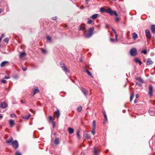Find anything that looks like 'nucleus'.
I'll use <instances>...</instances> for the list:
<instances>
[{
  "label": "nucleus",
  "mask_w": 155,
  "mask_h": 155,
  "mask_svg": "<svg viewBox=\"0 0 155 155\" xmlns=\"http://www.w3.org/2000/svg\"><path fill=\"white\" fill-rule=\"evenodd\" d=\"M110 41L111 42H113L114 41V39L113 38H110Z\"/></svg>",
  "instance_id": "nucleus-54"
},
{
  "label": "nucleus",
  "mask_w": 155,
  "mask_h": 155,
  "mask_svg": "<svg viewBox=\"0 0 155 155\" xmlns=\"http://www.w3.org/2000/svg\"><path fill=\"white\" fill-rule=\"evenodd\" d=\"M4 34H2L1 36L0 37V42H1V41L2 40V38L4 37Z\"/></svg>",
  "instance_id": "nucleus-49"
},
{
  "label": "nucleus",
  "mask_w": 155,
  "mask_h": 155,
  "mask_svg": "<svg viewBox=\"0 0 155 155\" xmlns=\"http://www.w3.org/2000/svg\"><path fill=\"white\" fill-rule=\"evenodd\" d=\"M82 7V8H84L83 6H82H82H81V8Z\"/></svg>",
  "instance_id": "nucleus-62"
},
{
  "label": "nucleus",
  "mask_w": 155,
  "mask_h": 155,
  "mask_svg": "<svg viewBox=\"0 0 155 155\" xmlns=\"http://www.w3.org/2000/svg\"><path fill=\"white\" fill-rule=\"evenodd\" d=\"M54 142L55 144L56 145L58 144L59 143V140L57 138H56L55 139Z\"/></svg>",
  "instance_id": "nucleus-28"
},
{
  "label": "nucleus",
  "mask_w": 155,
  "mask_h": 155,
  "mask_svg": "<svg viewBox=\"0 0 155 155\" xmlns=\"http://www.w3.org/2000/svg\"><path fill=\"white\" fill-rule=\"evenodd\" d=\"M26 55V53L25 52H22L20 53L19 55V57L20 58H22V57L25 56Z\"/></svg>",
  "instance_id": "nucleus-17"
},
{
  "label": "nucleus",
  "mask_w": 155,
  "mask_h": 155,
  "mask_svg": "<svg viewBox=\"0 0 155 155\" xmlns=\"http://www.w3.org/2000/svg\"><path fill=\"white\" fill-rule=\"evenodd\" d=\"M13 139L12 137H11L9 140H7L6 141V143H10L13 141Z\"/></svg>",
  "instance_id": "nucleus-20"
},
{
  "label": "nucleus",
  "mask_w": 155,
  "mask_h": 155,
  "mask_svg": "<svg viewBox=\"0 0 155 155\" xmlns=\"http://www.w3.org/2000/svg\"><path fill=\"white\" fill-rule=\"evenodd\" d=\"M149 114L151 116H155V109L153 107L150 108L149 110Z\"/></svg>",
  "instance_id": "nucleus-5"
},
{
  "label": "nucleus",
  "mask_w": 155,
  "mask_h": 155,
  "mask_svg": "<svg viewBox=\"0 0 155 155\" xmlns=\"http://www.w3.org/2000/svg\"><path fill=\"white\" fill-rule=\"evenodd\" d=\"M80 131L79 130L77 131V135L78 138L80 139L81 138V137L79 134Z\"/></svg>",
  "instance_id": "nucleus-32"
},
{
  "label": "nucleus",
  "mask_w": 155,
  "mask_h": 155,
  "mask_svg": "<svg viewBox=\"0 0 155 155\" xmlns=\"http://www.w3.org/2000/svg\"><path fill=\"white\" fill-rule=\"evenodd\" d=\"M94 29V27H91L89 29L88 31H84V34L85 37L86 38H89L91 37L93 34V31Z\"/></svg>",
  "instance_id": "nucleus-1"
},
{
  "label": "nucleus",
  "mask_w": 155,
  "mask_h": 155,
  "mask_svg": "<svg viewBox=\"0 0 155 155\" xmlns=\"http://www.w3.org/2000/svg\"><path fill=\"white\" fill-rule=\"evenodd\" d=\"M132 37L133 38V39L134 40H135L136 38H137L138 36L137 35L136 33H134L133 34Z\"/></svg>",
  "instance_id": "nucleus-22"
},
{
  "label": "nucleus",
  "mask_w": 155,
  "mask_h": 155,
  "mask_svg": "<svg viewBox=\"0 0 155 155\" xmlns=\"http://www.w3.org/2000/svg\"><path fill=\"white\" fill-rule=\"evenodd\" d=\"M62 69L66 73L68 72H69L68 69L67 68L66 66L62 68Z\"/></svg>",
  "instance_id": "nucleus-23"
},
{
  "label": "nucleus",
  "mask_w": 155,
  "mask_h": 155,
  "mask_svg": "<svg viewBox=\"0 0 155 155\" xmlns=\"http://www.w3.org/2000/svg\"><path fill=\"white\" fill-rule=\"evenodd\" d=\"M82 7V8H84L83 6H82H82H81V8Z\"/></svg>",
  "instance_id": "nucleus-63"
},
{
  "label": "nucleus",
  "mask_w": 155,
  "mask_h": 155,
  "mask_svg": "<svg viewBox=\"0 0 155 155\" xmlns=\"http://www.w3.org/2000/svg\"><path fill=\"white\" fill-rule=\"evenodd\" d=\"M39 90L38 88H36L33 91V96H34L35 94L38 92H39Z\"/></svg>",
  "instance_id": "nucleus-24"
},
{
  "label": "nucleus",
  "mask_w": 155,
  "mask_h": 155,
  "mask_svg": "<svg viewBox=\"0 0 155 155\" xmlns=\"http://www.w3.org/2000/svg\"><path fill=\"white\" fill-rule=\"evenodd\" d=\"M89 0H86V3L87 4V3H88V2H89Z\"/></svg>",
  "instance_id": "nucleus-59"
},
{
  "label": "nucleus",
  "mask_w": 155,
  "mask_h": 155,
  "mask_svg": "<svg viewBox=\"0 0 155 155\" xmlns=\"http://www.w3.org/2000/svg\"><path fill=\"white\" fill-rule=\"evenodd\" d=\"M30 116V114H29L28 115H26L25 116L23 117V118L25 119L28 120Z\"/></svg>",
  "instance_id": "nucleus-29"
},
{
  "label": "nucleus",
  "mask_w": 155,
  "mask_h": 155,
  "mask_svg": "<svg viewBox=\"0 0 155 155\" xmlns=\"http://www.w3.org/2000/svg\"><path fill=\"white\" fill-rule=\"evenodd\" d=\"M51 37L49 36H48L47 37V39L48 41L49 42L51 41Z\"/></svg>",
  "instance_id": "nucleus-35"
},
{
  "label": "nucleus",
  "mask_w": 155,
  "mask_h": 155,
  "mask_svg": "<svg viewBox=\"0 0 155 155\" xmlns=\"http://www.w3.org/2000/svg\"><path fill=\"white\" fill-rule=\"evenodd\" d=\"M11 144L13 147L15 149H17L18 147V142L16 140L12 142Z\"/></svg>",
  "instance_id": "nucleus-4"
},
{
  "label": "nucleus",
  "mask_w": 155,
  "mask_h": 155,
  "mask_svg": "<svg viewBox=\"0 0 155 155\" xmlns=\"http://www.w3.org/2000/svg\"><path fill=\"white\" fill-rule=\"evenodd\" d=\"M82 108L81 106H78L77 108V110L78 112H80L82 110Z\"/></svg>",
  "instance_id": "nucleus-33"
},
{
  "label": "nucleus",
  "mask_w": 155,
  "mask_h": 155,
  "mask_svg": "<svg viewBox=\"0 0 155 155\" xmlns=\"http://www.w3.org/2000/svg\"><path fill=\"white\" fill-rule=\"evenodd\" d=\"M137 102V100H135L134 101V102L135 103H136Z\"/></svg>",
  "instance_id": "nucleus-58"
},
{
  "label": "nucleus",
  "mask_w": 155,
  "mask_h": 155,
  "mask_svg": "<svg viewBox=\"0 0 155 155\" xmlns=\"http://www.w3.org/2000/svg\"><path fill=\"white\" fill-rule=\"evenodd\" d=\"M106 12L109 14L111 15H114L117 16H118V14L116 13V11H113L110 8H109L106 10Z\"/></svg>",
  "instance_id": "nucleus-2"
},
{
  "label": "nucleus",
  "mask_w": 155,
  "mask_h": 155,
  "mask_svg": "<svg viewBox=\"0 0 155 155\" xmlns=\"http://www.w3.org/2000/svg\"><path fill=\"white\" fill-rule=\"evenodd\" d=\"M82 92H83L84 95L86 96L88 93V91L84 88H82L81 90Z\"/></svg>",
  "instance_id": "nucleus-12"
},
{
  "label": "nucleus",
  "mask_w": 155,
  "mask_h": 155,
  "mask_svg": "<svg viewBox=\"0 0 155 155\" xmlns=\"http://www.w3.org/2000/svg\"><path fill=\"white\" fill-rule=\"evenodd\" d=\"M68 130L69 133L70 134H72L74 132V129L71 127L68 128Z\"/></svg>",
  "instance_id": "nucleus-15"
},
{
  "label": "nucleus",
  "mask_w": 155,
  "mask_h": 155,
  "mask_svg": "<svg viewBox=\"0 0 155 155\" xmlns=\"http://www.w3.org/2000/svg\"><path fill=\"white\" fill-rule=\"evenodd\" d=\"M10 116L12 118L15 117H16V115L14 113L11 114L10 115Z\"/></svg>",
  "instance_id": "nucleus-37"
},
{
  "label": "nucleus",
  "mask_w": 155,
  "mask_h": 155,
  "mask_svg": "<svg viewBox=\"0 0 155 155\" xmlns=\"http://www.w3.org/2000/svg\"><path fill=\"white\" fill-rule=\"evenodd\" d=\"M149 92L148 94L150 96H151L153 95V87L152 85H150L149 86Z\"/></svg>",
  "instance_id": "nucleus-7"
},
{
  "label": "nucleus",
  "mask_w": 155,
  "mask_h": 155,
  "mask_svg": "<svg viewBox=\"0 0 155 155\" xmlns=\"http://www.w3.org/2000/svg\"><path fill=\"white\" fill-rule=\"evenodd\" d=\"M82 7V8H84L83 6H82H82H81V8Z\"/></svg>",
  "instance_id": "nucleus-64"
},
{
  "label": "nucleus",
  "mask_w": 155,
  "mask_h": 155,
  "mask_svg": "<svg viewBox=\"0 0 155 155\" xmlns=\"http://www.w3.org/2000/svg\"><path fill=\"white\" fill-rule=\"evenodd\" d=\"M54 113L57 117V119H58L59 117L60 113L58 109L56 111L54 112Z\"/></svg>",
  "instance_id": "nucleus-10"
},
{
  "label": "nucleus",
  "mask_w": 155,
  "mask_h": 155,
  "mask_svg": "<svg viewBox=\"0 0 155 155\" xmlns=\"http://www.w3.org/2000/svg\"><path fill=\"white\" fill-rule=\"evenodd\" d=\"M41 51L42 52H43L44 54H45L46 53V50L45 49H42Z\"/></svg>",
  "instance_id": "nucleus-46"
},
{
  "label": "nucleus",
  "mask_w": 155,
  "mask_h": 155,
  "mask_svg": "<svg viewBox=\"0 0 155 155\" xmlns=\"http://www.w3.org/2000/svg\"><path fill=\"white\" fill-rule=\"evenodd\" d=\"M151 29L152 32L153 33H155V25H152Z\"/></svg>",
  "instance_id": "nucleus-16"
},
{
  "label": "nucleus",
  "mask_w": 155,
  "mask_h": 155,
  "mask_svg": "<svg viewBox=\"0 0 155 155\" xmlns=\"http://www.w3.org/2000/svg\"><path fill=\"white\" fill-rule=\"evenodd\" d=\"M52 122V127L53 128H54L55 126V122H54V121H52V122Z\"/></svg>",
  "instance_id": "nucleus-47"
},
{
  "label": "nucleus",
  "mask_w": 155,
  "mask_h": 155,
  "mask_svg": "<svg viewBox=\"0 0 155 155\" xmlns=\"http://www.w3.org/2000/svg\"><path fill=\"white\" fill-rule=\"evenodd\" d=\"M84 137L87 139H89L90 138V135L87 133H85L84 134Z\"/></svg>",
  "instance_id": "nucleus-26"
},
{
  "label": "nucleus",
  "mask_w": 155,
  "mask_h": 155,
  "mask_svg": "<svg viewBox=\"0 0 155 155\" xmlns=\"http://www.w3.org/2000/svg\"><path fill=\"white\" fill-rule=\"evenodd\" d=\"M9 41V39L8 38H5L4 40V41L7 43H8Z\"/></svg>",
  "instance_id": "nucleus-38"
},
{
  "label": "nucleus",
  "mask_w": 155,
  "mask_h": 155,
  "mask_svg": "<svg viewBox=\"0 0 155 155\" xmlns=\"http://www.w3.org/2000/svg\"><path fill=\"white\" fill-rule=\"evenodd\" d=\"M95 128H93V130L91 131V133L94 135L95 132Z\"/></svg>",
  "instance_id": "nucleus-41"
},
{
  "label": "nucleus",
  "mask_w": 155,
  "mask_h": 155,
  "mask_svg": "<svg viewBox=\"0 0 155 155\" xmlns=\"http://www.w3.org/2000/svg\"><path fill=\"white\" fill-rule=\"evenodd\" d=\"M153 63V62L152 61L151 59L150 58H148L147 61V64L150 65L152 64Z\"/></svg>",
  "instance_id": "nucleus-13"
},
{
  "label": "nucleus",
  "mask_w": 155,
  "mask_h": 155,
  "mask_svg": "<svg viewBox=\"0 0 155 155\" xmlns=\"http://www.w3.org/2000/svg\"><path fill=\"white\" fill-rule=\"evenodd\" d=\"M104 117L105 118V121H107V117L106 115L105 114H104Z\"/></svg>",
  "instance_id": "nucleus-50"
},
{
  "label": "nucleus",
  "mask_w": 155,
  "mask_h": 155,
  "mask_svg": "<svg viewBox=\"0 0 155 155\" xmlns=\"http://www.w3.org/2000/svg\"><path fill=\"white\" fill-rule=\"evenodd\" d=\"M146 36L147 38L151 39V37L150 34V31L148 29H147L145 31Z\"/></svg>",
  "instance_id": "nucleus-6"
},
{
  "label": "nucleus",
  "mask_w": 155,
  "mask_h": 155,
  "mask_svg": "<svg viewBox=\"0 0 155 155\" xmlns=\"http://www.w3.org/2000/svg\"><path fill=\"white\" fill-rule=\"evenodd\" d=\"M56 18L57 17H55L54 18H52V19L53 20H55L56 19Z\"/></svg>",
  "instance_id": "nucleus-56"
},
{
  "label": "nucleus",
  "mask_w": 155,
  "mask_h": 155,
  "mask_svg": "<svg viewBox=\"0 0 155 155\" xmlns=\"http://www.w3.org/2000/svg\"><path fill=\"white\" fill-rule=\"evenodd\" d=\"M130 52L132 56H135L137 54V50L135 48H132L130 50Z\"/></svg>",
  "instance_id": "nucleus-3"
},
{
  "label": "nucleus",
  "mask_w": 155,
  "mask_h": 155,
  "mask_svg": "<svg viewBox=\"0 0 155 155\" xmlns=\"http://www.w3.org/2000/svg\"><path fill=\"white\" fill-rule=\"evenodd\" d=\"M3 117V116L0 114V118H2Z\"/></svg>",
  "instance_id": "nucleus-57"
},
{
  "label": "nucleus",
  "mask_w": 155,
  "mask_h": 155,
  "mask_svg": "<svg viewBox=\"0 0 155 155\" xmlns=\"http://www.w3.org/2000/svg\"><path fill=\"white\" fill-rule=\"evenodd\" d=\"M2 12V10L1 9H0V13H1Z\"/></svg>",
  "instance_id": "nucleus-61"
},
{
  "label": "nucleus",
  "mask_w": 155,
  "mask_h": 155,
  "mask_svg": "<svg viewBox=\"0 0 155 155\" xmlns=\"http://www.w3.org/2000/svg\"><path fill=\"white\" fill-rule=\"evenodd\" d=\"M112 29V30L114 31H114H116L115 30H114V28H112V29Z\"/></svg>",
  "instance_id": "nucleus-60"
},
{
  "label": "nucleus",
  "mask_w": 155,
  "mask_h": 155,
  "mask_svg": "<svg viewBox=\"0 0 155 155\" xmlns=\"http://www.w3.org/2000/svg\"><path fill=\"white\" fill-rule=\"evenodd\" d=\"M106 10L104 8H100V11L101 12H106Z\"/></svg>",
  "instance_id": "nucleus-30"
},
{
  "label": "nucleus",
  "mask_w": 155,
  "mask_h": 155,
  "mask_svg": "<svg viewBox=\"0 0 155 155\" xmlns=\"http://www.w3.org/2000/svg\"><path fill=\"white\" fill-rule=\"evenodd\" d=\"M85 71L87 73V74L88 75L91 76V77H92V76L91 74V72L89 71H88V70H85Z\"/></svg>",
  "instance_id": "nucleus-27"
},
{
  "label": "nucleus",
  "mask_w": 155,
  "mask_h": 155,
  "mask_svg": "<svg viewBox=\"0 0 155 155\" xmlns=\"http://www.w3.org/2000/svg\"><path fill=\"white\" fill-rule=\"evenodd\" d=\"M7 106V104L5 102H2L0 103V107L2 108H5Z\"/></svg>",
  "instance_id": "nucleus-9"
},
{
  "label": "nucleus",
  "mask_w": 155,
  "mask_h": 155,
  "mask_svg": "<svg viewBox=\"0 0 155 155\" xmlns=\"http://www.w3.org/2000/svg\"><path fill=\"white\" fill-rule=\"evenodd\" d=\"M114 34L115 35V39H116V41H117V36H118V35L117 34L116 32V31H114Z\"/></svg>",
  "instance_id": "nucleus-42"
},
{
  "label": "nucleus",
  "mask_w": 155,
  "mask_h": 155,
  "mask_svg": "<svg viewBox=\"0 0 155 155\" xmlns=\"http://www.w3.org/2000/svg\"><path fill=\"white\" fill-rule=\"evenodd\" d=\"M60 65H61L62 68H63L65 66L64 64L62 62L60 63Z\"/></svg>",
  "instance_id": "nucleus-39"
},
{
  "label": "nucleus",
  "mask_w": 155,
  "mask_h": 155,
  "mask_svg": "<svg viewBox=\"0 0 155 155\" xmlns=\"http://www.w3.org/2000/svg\"><path fill=\"white\" fill-rule=\"evenodd\" d=\"M93 150L94 153L95 155H98V150L95 147H94L93 148Z\"/></svg>",
  "instance_id": "nucleus-11"
},
{
  "label": "nucleus",
  "mask_w": 155,
  "mask_h": 155,
  "mask_svg": "<svg viewBox=\"0 0 155 155\" xmlns=\"http://www.w3.org/2000/svg\"><path fill=\"white\" fill-rule=\"evenodd\" d=\"M49 120L51 121V122H52V121H53L52 120V117L51 116H49Z\"/></svg>",
  "instance_id": "nucleus-45"
},
{
  "label": "nucleus",
  "mask_w": 155,
  "mask_h": 155,
  "mask_svg": "<svg viewBox=\"0 0 155 155\" xmlns=\"http://www.w3.org/2000/svg\"><path fill=\"white\" fill-rule=\"evenodd\" d=\"M135 96L136 98H138L139 97V95L138 94H136Z\"/></svg>",
  "instance_id": "nucleus-52"
},
{
  "label": "nucleus",
  "mask_w": 155,
  "mask_h": 155,
  "mask_svg": "<svg viewBox=\"0 0 155 155\" xmlns=\"http://www.w3.org/2000/svg\"><path fill=\"white\" fill-rule=\"evenodd\" d=\"M92 126L93 128H95L96 127V122L94 120L92 123Z\"/></svg>",
  "instance_id": "nucleus-31"
},
{
  "label": "nucleus",
  "mask_w": 155,
  "mask_h": 155,
  "mask_svg": "<svg viewBox=\"0 0 155 155\" xmlns=\"http://www.w3.org/2000/svg\"><path fill=\"white\" fill-rule=\"evenodd\" d=\"M135 61L136 63H138L140 65L142 63L141 61L137 58H135Z\"/></svg>",
  "instance_id": "nucleus-21"
},
{
  "label": "nucleus",
  "mask_w": 155,
  "mask_h": 155,
  "mask_svg": "<svg viewBox=\"0 0 155 155\" xmlns=\"http://www.w3.org/2000/svg\"><path fill=\"white\" fill-rule=\"evenodd\" d=\"M141 52L144 54H147V51L146 49L143 50L141 51Z\"/></svg>",
  "instance_id": "nucleus-34"
},
{
  "label": "nucleus",
  "mask_w": 155,
  "mask_h": 155,
  "mask_svg": "<svg viewBox=\"0 0 155 155\" xmlns=\"http://www.w3.org/2000/svg\"><path fill=\"white\" fill-rule=\"evenodd\" d=\"M27 68H22V70L24 71H26V70H27Z\"/></svg>",
  "instance_id": "nucleus-53"
},
{
  "label": "nucleus",
  "mask_w": 155,
  "mask_h": 155,
  "mask_svg": "<svg viewBox=\"0 0 155 155\" xmlns=\"http://www.w3.org/2000/svg\"><path fill=\"white\" fill-rule=\"evenodd\" d=\"M10 78V77L9 76H5L4 77V78L6 79H9Z\"/></svg>",
  "instance_id": "nucleus-51"
},
{
  "label": "nucleus",
  "mask_w": 155,
  "mask_h": 155,
  "mask_svg": "<svg viewBox=\"0 0 155 155\" xmlns=\"http://www.w3.org/2000/svg\"><path fill=\"white\" fill-rule=\"evenodd\" d=\"M88 21H87V23L88 24H91L92 23V20L91 19H90L89 18H88Z\"/></svg>",
  "instance_id": "nucleus-40"
},
{
  "label": "nucleus",
  "mask_w": 155,
  "mask_h": 155,
  "mask_svg": "<svg viewBox=\"0 0 155 155\" xmlns=\"http://www.w3.org/2000/svg\"><path fill=\"white\" fill-rule=\"evenodd\" d=\"M15 155H21V154L20 152L17 151L16 152Z\"/></svg>",
  "instance_id": "nucleus-48"
},
{
  "label": "nucleus",
  "mask_w": 155,
  "mask_h": 155,
  "mask_svg": "<svg viewBox=\"0 0 155 155\" xmlns=\"http://www.w3.org/2000/svg\"><path fill=\"white\" fill-rule=\"evenodd\" d=\"M85 28L84 27H80L79 28V30H84V29Z\"/></svg>",
  "instance_id": "nucleus-43"
},
{
  "label": "nucleus",
  "mask_w": 155,
  "mask_h": 155,
  "mask_svg": "<svg viewBox=\"0 0 155 155\" xmlns=\"http://www.w3.org/2000/svg\"><path fill=\"white\" fill-rule=\"evenodd\" d=\"M9 122L10 124V127H12L15 124L14 121L12 119L9 120Z\"/></svg>",
  "instance_id": "nucleus-14"
},
{
  "label": "nucleus",
  "mask_w": 155,
  "mask_h": 155,
  "mask_svg": "<svg viewBox=\"0 0 155 155\" xmlns=\"http://www.w3.org/2000/svg\"><path fill=\"white\" fill-rule=\"evenodd\" d=\"M8 62L7 61H4L2 62L0 64V66L2 67H3L5 66V65Z\"/></svg>",
  "instance_id": "nucleus-18"
},
{
  "label": "nucleus",
  "mask_w": 155,
  "mask_h": 155,
  "mask_svg": "<svg viewBox=\"0 0 155 155\" xmlns=\"http://www.w3.org/2000/svg\"><path fill=\"white\" fill-rule=\"evenodd\" d=\"M21 102L23 104V103H24L25 102V101H24V100H21Z\"/></svg>",
  "instance_id": "nucleus-55"
},
{
  "label": "nucleus",
  "mask_w": 155,
  "mask_h": 155,
  "mask_svg": "<svg viewBox=\"0 0 155 155\" xmlns=\"http://www.w3.org/2000/svg\"><path fill=\"white\" fill-rule=\"evenodd\" d=\"M98 15L97 14H95L92 15L91 18L93 19H96Z\"/></svg>",
  "instance_id": "nucleus-19"
},
{
  "label": "nucleus",
  "mask_w": 155,
  "mask_h": 155,
  "mask_svg": "<svg viewBox=\"0 0 155 155\" xmlns=\"http://www.w3.org/2000/svg\"><path fill=\"white\" fill-rule=\"evenodd\" d=\"M1 82L3 83H6L7 82L4 79L2 80Z\"/></svg>",
  "instance_id": "nucleus-44"
},
{
  "label": "nucleus",
  "mask_w": 155,
  "mask_h": 155,
  "mask_svg": "<svg viewBox=\"0 0 155 155\" xmlns=\"http://www.w3.org/2000/svg\"><path fill=\"white\" fill-rule=\"evenodd\" d=\"M120 17H116L115 18V21L116 22H118L120 20Z\"/></svg>",
  "instance_id": "nucleus-36"
},
{
  "label": "nucleus",
  "mask_w": 155,
  "mask_h": 155,
  "mask_svg": "<svg viewBox=\"0 0 155 155\" xmlns=\"http://www.w3.org/2000/svg\"><path fill=\"white\" fill-rule=\"evenodd\" d=\"M134 93L133 92L132 93H131L130 94V101H131L133 100V99L134 97Z\"/></svg>",
  "instance_id": "nucleus-25"
},
{
  "label": "nucleus",
  "mask_w": 155,
  "mask_h": 155,
  "mask_svg": "<svg viewBox=\"0 0 155 155\" xmlns=\"http://www.w3.org/2000/svg\"><path fill=\"white\" fill-rule=\"evenodd\" d=\"M136 79L138 80L139 83H137L138 86H140L143 83V80L140 77H137Z\"/></svg>",
  "instance_id": "nucleus-8"
}]
</instances>
